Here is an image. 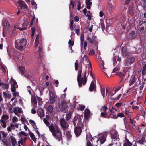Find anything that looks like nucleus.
Instances as JSON below:
<instances>
[{
  "label": "nucleus",
  "instance_id": "obj_23",
  "mask_svg": "<svg viewBox=\"0 0 146 146\" xmlns=\"http://www.w3.org/2000/svg\"><path fill=\"white\" fill-rule=\"evenodd\" d=\"M113 65L115 66H116V67L114 68L113 70L112 73H113L114 72L118 71L119 68L118 67H117V63H116V59L114 58H113Z\"/></svg>",
  "mask_w": 146,
  "mask_h": 146
},
{
  "label": "nucleus",
  "instance_id": "obj_49",
  "mask_svg": "<svg viewBox=\"0 0 146 146\" xmlns=\"http://www.w3.org/2000/svg\"><path fill=\"white\" fill-rule=\"evenodd\" d=\"M66 135L68 139H70L71 137V135L70 133V131H68L66 133Z\"/></svg>",
  "mask_w": 146,
  "mask_h": 146
},
{
  "label": "nucleus",
  "instance_id": "obj_1",
  "mask_svg": "<svg viewBox=\"0 0 146 146\" xmlns=\"http://www.w3.org/2000/svg\"><path fill=\"white\" fill-rule=\"evenodd\" d=\"M43 121L47 126H49V130L54 137L58 141L61 140L62 139V133L58 127L56 125L54 126L52 124L49 126L50 123L45 118L43 119Z\"/></svg>",
  "mask_w": 146,
  "mask_h": 146
},
{
  "label": "nucleus",
  "instance_id": "obj_15",
  "mask_svg": "<svg viewBox=\"0 0 146 146\" xmlns=\"http://www.w3.org/2000/svg\"><path fill=\"white\" fill-rule=\"evenodd\" d=\"M50 103L52 104L54 103L55 102V96L54 93L51 91H50Z\"/></svg>",
  "mask_w": 146,
  "mask_h": 146
},
{
  "label": "nucleus",
  "instance_id": "obj_31",
  "mask_svg": "<svg viewBox=\"0 0 146 146\" xmlns=\"http://www.w3.org/2000/svg\"><path fill=\"white\" fill-rule=\"evenodd\" d=\"M29 134L32 140L35 142L36 141V138L34 134L32 132H30L29 133Z\"/></svg>",
  "mask_w": 146,
  "mask_h": 146
},
{
  "label": "nucleus",
  "instance_id": "obj_29",
  "mask_svg": "<svg viewBox=\"0 0 146 146\" xmlns=\"http://www.w3.org/2000/svg\"><path fill=\"white\" fill-rule=\"evenodd\" d=\"M91 138L90 135H86V139L87 141L86 146H93L91 142L89 141V139H91Z\"/></svg>",
  "mask_w": 146,
  "mask_h": 146
},
{
  "label": "nucleus",
  "instance_id": "obj_58",
  "mask_svg": "<svg viewBox=\"0 0 146 146\" xmlns=\"http://www.w3.org/2000/svg\"><path fill=\"white\" fill-rule=\"evenodd\" d=\"M100 26L101 27L103 31L105 29V25L103 23H101L100 25Z\"/></svg>",
  "mask_w": 146,
  "mask_h": 146
},
{
  "label": "nucleus",
  "instance_id": "obj_64",
  "mask_svg": "<svg viewBox=\"0 0 146 146\" xmlns=\"http://www.w3.org/2000/svg\"><path fill=\"white\" fill-rule=\"evenodd\" d=\"M80 40H81V43L82 44V43L84 40V36L83 35V34H82L81 35Z\"/></svg>",
  "mask_w": 146,
  "mask_h": 146
},
{
  "label": "nucleus",
  "instance_id": "obj_57",
  "mask_svg": "<svg viewBox=\"0 0 146 146\" xmlns=\"http://www.w3.org/2000/svg\"><path fill=\"white\" fill-rule=\"evenodd\" d=\"M8 119V117L7 115H4L2 117V119L6 120Z\"/></svg>",
  "mask_w": 146,
  "mask_h": 146
},
{
  "label": "nucleus",
  "instance_id": "obj_43",
  "mask_svg": "<svg viewBox=\"0 0 146 146\" xmlns=\"http://www.w3.org/2000/svg\"><path fill=\"white\" fill-rule=\"evenodd\" d=\"M48 111L50 112H52L53 111V107L51 105H49L47 108Z\"/></svg>",
  "mask_w": 146,
  "mask_h": 146
},
{
  "label": "nucleus",
  "instance_id": "obj_36",
  "mask_svg": "<svg viewBox=\"0 0 146 146\" xmlns=\"http://www.w3.org/2000/svg\"><path fill=\"white\" fill-rule=\"evenodd\" d=\"M1 125L3 128H5L6 127V122L3 119H1L0 120Z\"/></svg>",
  "mask_w": 146,
  "mask_h": 146
},
{
  "label": "nucleus",
  "instance_id": "obj_40",
  "mask_svg": "<svg viewBox=\"0 0 146 146\" xmlns=\"http://www.w3.org/2000/svg\"><path fill=\"white\" fill-rule=\"evenodd\" d=\"M19 135L20 137H23V136H27V134L23 131H21L19 133Z\"/></svg>",
  "mask_w": 146,
  "mask_h": 146
},
{
  "label": "nucleus",
  "instance_id": "obj_16",
  "mask_svg": "<svg viewBox=\"0 0 146 146\" xmlns=\"http://www.w3.org/2000/svg\"><path fill=\"white\" fill-rule=\"evenodd\" d=\"M29 122L32 124L34 128L35 129V131L36 132V133L38 135L39 137H40V134L39 131L37 130V128H36V123L35 121L32 120H29Z\"/></svg>",
  "mask_w": 146,
  "mask_h": 146
},
{
  "label": "nucleus",
  "instance_id": "obj_18",
  "mask_svg": "<svg viewBox=\"0 0 146 146\" xmlns=\"http://www.w3.org/2000/svg\"><path fill=\"white\" fill-rule=\"evenodd\" d=\"M27 139V138L26 137H20V140H19L18 142V146H21L20 144L23 145Z\"/></svg>",
  "mask_w": 146,
  "mask_h": 146
},
{
  "label": "nucleus",
  "instance_id": "obj_37",
  "mask_svg": "<svg viewBox=\"0 0 146 146\" xmlns=\"http://www.w3.org/2000/svg\"><path fill=\"white\" fill-rule=\"evenodd\" d=\"M84 116L86 117H88L90 115V111L89 110L86 109L84 111Z\"/></svg>",
  "mask_w": 146,
  "mask_h": 146
},
{
  "label": "nucleus",
  "instance_id": "obj_20",
  "mask_svg": "<svg viewBox=\"0 0 146 146\" xmlns=\"http://www.w3.org/2000/svg\"><path fill=\"white\" fill-rule=\"evenodd\" d=\"M19 23H16L14 26V28L12 30L13 31V32H15V31H16L17 29H19L20 31H21L23 30V29L25 28V27H24L23 28H19Z\"/></svg>",
  "mask_w": 146,
  "mask_h": 146
},
{
  "label": "nucleus",
  "instance_id": "obj_59",
  "mask_svg": "<svg viewBox=\"0 0 146 146\" xmlns=\"http://www.w3.org/2000/svg\"><path fill=\"white\" fill-rule=\"evenodd\" d=\"M130 121L132 125L134 126H135V122L134 119H132L131 118L130 119Z\"/></svg>",
  "mask_w": 146,
  "mask_h": 146
},
{
  "label": "nucleus",
  "instance_id": "obj_7",
  "mask_svg": "<svg viewBox=\"0 0 146 146\" xmlns=\"http://www.w3.org/2000/svg\"><path fill=\"white\" fill-rule=\"evenodd\" d=\"M67 103L65 101H63L61 102L60 104L59 105V107L60 110L64 112H65L66 111V110L68 108V105H67Z\"/></svg>",
  "mask_w": 146,
  "mask_h": 146
},
{
  "label": "nucleus",
  "instance_id": "obj_60",
  "mask_svg": "<svg viewBox=\"0 0 146 146\" xmlns=\"http://www.w3.org/2000/svg\"><path fill=\"white\" fill-rule=\"evenodd\" d=\"M132 92H133V88L132 87L130 88H129L127 91V93H129V94H131L132 93Z\"/></svg>",
  "mask_w": 146,
  "mask_h": 146
},
{
  "label": "nucleus",
  "instance_id": "obj_22",
  "mask_svg": "<svg viewBox=\"0 0 146 146\" xmlns=\"http://www.w3.org/2000/svg\"><path fill=\"white\" fill-rule=\"evenodd\" d=\"M88 64L87 66V68L86 69L85 71H86V72L88 70V71L89 72L88 74H89V73H90L91 76H92V77L93 78L92 73L91 72V71L92 68L91 67V65L90 64V62H88Z\"/></svg>",
  "mask_w": 146,
  "mask_h": 146
},
{
  "label": "nucleus",
  "instance_id": "obj_9",
  "mask_svg": "<svg viewBox=\"0 0 146 146\" xmlns=\"http://www.w3.org/2000/svg\"><path fill=\"white\" fill-rule=\"evenodd\" d=\"M10 82L11 83V91H15V89L18 87L16 81L13 79L12 77L11 79Z\"/></svg>",
  "mask_w": 146,
  "mask_h": 146
},
{
  "label": "nucleus",
  "instance_id": "obj_61",
  "mask_svg": "<svg viewBox=\"0 0 146 146\" xmlns=\"http://www.w3.org/2000/svg\"><path fill=\"white\" fill-rule=\"evenodd\" d=\"M110 20L109 19H107L106 20V27H108L111 25V23H109L110 22Z\"/></svg>",
  "mask_w": 146,
  "mask_h": 146
},
{
  "label": "nucleus",
  "instance_id": "obj_51",
  "mask_svg": "<svg viewBox=\"0 0 146 146\" xmlns=\"http://www.w3.org/2000/svg\"><path fill=\"white\" fill-rule=\"evenodd\" d=\"M110 111L113 113H114L117 111V110L113 107L110 108Z\"/></svg>",
  "mask_w": 146,
  "mask_h": 146
},
{
  "label": "nucleus",
  "instance_id": "obj_47",
  "mask_svg": "<svg viewBox=\"0 0 146 146\" xmlns=\"http://www.w3.org/2000/svg\"><path fill=\"white\" fill-rule=\"evenodd\" d=\"M36 107H35V106H33L32 109L31 110V113L33 114H35L36 113V111L35 110Z\"/></svg>",
  "mask_w": 146,
  "mask_h": 146
},
{
  "label": "nucleus",
  "instance_id": "obj_25",
  "mask_svg": "<svg viewBox=\"0 0 146 146\" xmlns=\"http://www.w3.org/2000/svg\"><path fill=\"white\" fill-rule=\"evenodd\" d=\"M37 113L40 117H43L44 116V111L41 108H39L38 109Z\"/></svg>",
  "mask_w": 146,
  "mask_h": 146
},
{
  "label": "nucleus",
  "instance_id": "obj_45",
  "mask_svg": "<svg viewBox=\"0 0 146 146\" xmlns=\"http://www.w3.org/2000/svg\"><path fill=\"white\" fill-rule=\"evenodd\" d=\"M27 25L28 23L27 22H24V23L22 24V28H23L24 27H25V28L23 29V30L26 29V28L27 27Z\"/></svg>",
  "mask_w": 146,
  "mask_h": 146
},
{
  "label": "nucleus",
  "instance_id": "obj_53",
  "mask_svg": "<svg viewBox=\"0 0 146 146\" xmlns=\"http://www.w3.org/2000/svg\"><path fill=\"white\" fill-rule=\"evenodd\" d=\"M18 121V119L17 118L16 116H14L12 118V121L14 123L17 122Z\"/></svg>",
  "mask_w": 146,
  "mask_h": 146
},
{
  "label": "nucleus",
  "instance_id": "obj_38",
  "mask_svg": "<svg viewBox=\"0 0 146 146\" xmlns=\"http://www.w3.org/2000/svg\"><path fill=\"white\" fill-rule=\"evenodd\" d=\"M132 145V143L127 140L126 141H125L123 144L124 146H131Z\"/></svg>",
  "mask_w": 146,
  "mask_h": 146
},
{
  "label": "nucleus",
  "instance_id": "obj_4",
  "mask_svg": "<svg viewBox=\"0 0 146 146\" xmlns=\"http://www.w3.org/2000/svg\"><path fill=\"white\" fill-rule=\"evenodd\" d=\"M38 38V36H37L36 38L35 41V47H37L39 46L36 54L37 55H38L39 58H40L43 56V55L42 50V46L39 42Z\"/></svg>",
  "mask_w": 146,
  "mask_h": 146
},
{
  "label": "nucleus",
  "instance_id": "obj_8",
  "mask_svg": "<svg viewBox=\"0 0 146 146\" xmlns=\"http://www.w3.org/2000/svg\"><path fill=\"white\" fill-rule=\"evenodd\" d=\"M139 28L141 32H143L144 30H146V22L143 21H140L139 23Z\"/></svg>",
  "mask_w": 146,
  "mask_h": 146
},
{
  "label": "nucleus",
  "instance_id": "obj_55",
  "mask_svg": "<svg viewBox=\"0 0 146 146\" xmlns=\"http://www.w3.org/2000/svg\"><path fill=\"white\" fill-rule=\"evenodd\" d=\"M78 5H77V10L79 11L81 9V2L80 1H78Z\"/></svg>",
  "mask_w": 146,
  "mask_h": 146
},
{
  "label": "nucleus",
  "instance_id": "obj_21",
  "mask_svg": "<svg viewBox=\"0 0 146 146\" xmlns=\"http://www.w3.org/2000/svg\"><path fill=\"white\" fill-rule=\"evenodd\" d=\"M136 75L134 74H133V75L132 76L129 82V85L130 86H131L135 82L136 79Z\"/></svg>",
  "mask_w": 146,
  "mask_h": 146
},
{
  "label": "nucleus",
  "instance_id": "obj_56",
  "mask_svg": "<svg viewBox=\"0 0 146 146\" xmlns=\"http://www.w3.org/2000/svg\"><path fill=\"white\" fill-rule=\"evenodd\" d=\"M78 61L76 60L75 63V67L76 70L77 71L78 68Z\"/></svg>",
  "mask_w": 146,
  "mask_h": 146
},
{
  "label": "nucleus",
  "instance_id": "obj_54",
  "mask_svg": "<svg viewBox=\"0 0 146 146\" xmlns=\"http://www.w3.org/2000/svg\"><path fill=\"white\" fill-rule=\"evenodd\" d=\"M116 74L117 76H119V77H120L121 78H122L124 76H125V75H124V74L121 73L120 72H117V73Z\"/></svg>",
  "mask_w": 146,
  "mask_h": 146
},
{
  "label": "nucleus",
  "instance_id": "obj_11",
  "mask_svg": "<svg viewBox=\"0 0 146 146\" xmlns=\"http://www.w3.org/2000/svg\"><path fill=\"white\" fill-rule=\"evenodd\" d=\"M14 113L15 115L19 117V113L23 114V112L21 108L17 106L15 107L14 108Z\"/></svg>",
  "mask_w": 146,
  "mask_h": 146
},
{
  "label": "nucleus",
  "instance_id": "obj_63",
  "mask_svg": "<svg viewBox=\"0 0 146 146\" xmlns=\"http://www.w3.org/2000/svg\"><path fill=\"white\" fill-rule=\"evenodd\" d=\"M15 91L16 89H15V91H12V92H13V94L16 97L17 96H18L19 94L18 92H16Z\"/></svg>",
  "mask_w": 146,
  "mask_h": 146
},
{
  "label": "nucleus",
  "instance_id": "obj_2",
  "mask_svg": "<svg viewBox=\"0 0 146 146\" xmlns=\"http://www.w3.org/2000/svg\"><path fill=\"white\" fill-rule=\"evenodd\" d=\"M81 120V117L79 116L78 117H75L73 121V122L75 126H76V124H77V127H76L74 129V133L77 137L79 136L82 132V124Z\"/></svg>",
  "mask_w": 146,
  "mask_h": 146
},
{
  "label": "nucleus",
  "instance_id": "obj_50",
  "mask_svg": "<svg viewBox=\"0 0 146 146\" xmlns=\"http://www.w3.org/2000/svg\"><path fill=\"white\" fill-rule=\"evenodd\" d=\"M35 17L34 15H33L32 17V19L31 20V22L30 24V26H32L33 24V21L35 19Z\"/></svg>",
  "mask_w": 146,
  "mask_h": 146
},
{
  "label": "nucleus",
  "instance_id": "obj_48",
  "mask_svg": "<svg viewBox=\"0 0 146 146\" xmlns=\"http://www.w3.org/2000/svg\"><path fill=\"white\" fill-rule=\"evenodd\" d=\"M117 116V118L119 117L121 118L122 117H124V114L122 112L118 113Z\"/></svg>",
  "mask_w": 146,
  "mask_h": 146
},
{
  "label": "nucleus",
  "instance_id": "obj_27",
  "mask_svg": "<svg viewBox=\"0 0 146 146\" xmlns=\"http://www.w3.org/2000/svg\"><path fill=\"white\" fill-rule=\"evenodd\" d=\"M96 89V85L94 84V83L93 81H92L91 82L89 88V90L90 91H92L93 90H94Z\"/></svg>",
  "mask_w": 146,
  "mask_h": 146
},
{
  "label": "nucleus",
  "instance_id": "obj_3",
  "mask_svg": "<svg viewBox=\"0 0 146 146\" xmlns=\"http://www.w3.org/2000/svg\"><path fill=\"white\" fill-rule=\"evenodd\" d=\"M27 44L26 40L22 38L17 40L15 43V47L20 51H23L26 47Z\"/></svg>",
  "mask_w": 146,
  "mask_h": 146
},
{
  "label": "nucleus",
  "instance_id": "obj_42",
  "mask_svg": "<svg viewBox=\"0 0 146 146\" xmlns=\"http://www.w3.org/2000/svg\"><path fill=\"white\" fill-rule=\"evenodd\" d=\"M9 87V84H4L2 85V88L4 90H7Z\"/></svg>",
  "mask_w": 146,
  "mask_h": 146
},
{
  "label": "nucleus",
  "instance_id": "obj_5",
  "mask_svg": "<svg viewBox=\"0 0 146 146\" xmlns=\"http://www.w3.org/2000/svg\"><path fill=\"white\" fill-rule=\"evenodd\" d=\"M107 135V133H99L95 137L98 138V139L96 142L97 144L100 143V145L104 143L106 140V137Z\"/></svg>",
  "mask_w": 146,
  "mask_h": 146
},
{
  "label": "nucleus",
  "instance_id": "obj_41",
  "mask_svg": "<svg viewBox=\"0 0 146 146\" xmlns=\"http://www.w3.org/2000/svg\"><path fill=\"white\" fill-rule=\"evenodd\" d=\"M83 12L86 15L88 16L89 15H90V12L89 11H87V9L86 8H84L83 10Z\"/></svg>",
  "mask_w": 146,
  "mask_h": 146
},
{
  "label": "nucleus",
  "instance_id": "obj_19",
  "mask_svg": "<svg viewBox=\"0 0 146 146\" xmlns=\"http://www.w3.org/2000/svg\"><path fill=\"white\" fill-rule=\"evenodd\" d=\"M18 3L19 4V6L21 8H23L26 11L27 10V7L24 1L20 0L19 1Z\"/></svg>",
  "mask_w": 146,
  "mask_h": 146
},
{
  "label": "nucleus",
  "instance_id": "obj_14",
  "mask_svg": "<svg viewBox=\"0 0 146 146\" xmlns=\"http://www.w3.org/2000/svg\"><path fill=\"white\" fill-rule=\"evenodd\" d=\"M3 25L4 26L3 32L5 30H8L9 29L10 26V24L7 20H5L3 21Z\"/></svg>",
  "mask_w": 146,
  "mask_h": 146
},
{
  "label": "nucleus",
  "instance_id": "obj_30",
  "mask_svg": "<svg viewBox=\"0 0 146 146\" xmlns=\"http://www.w3.org/2000/svg\"><path fill=\"white\" fill-rule=\"evenodd\" d=\"M118 135L117 132L116 131H115L114 133L111 134V138L113 140H116L117 141L116 139L118 137Z\"/></svg>",
  "mask_w": 146,
  "mask_h": 146
},
{
  "label": "nucleus",
  "instance_id": "obj_13",
  "mask_svg": "<svg viewBox=\"0 0 146 146\" xmlns=\"http://www.w3.org/2000/svg\"><path fill=\"white\" fill-rule=\"evenodd\" d=\"M38 96L36 95H33L31 98V102L33 106L36 107L37 106V99Z\"/></svg>",
  "mask_w": 146,
  "mask_h": 146
},
{
  "label": "nucleus",
  "instance_id": "obj_10",
  "mask_svg": "<svg viewBox=\"0 0 146 146\" xmlns=\"http://www.w3.org/2000/svg\"><path fill=\"white\" fill-rule=\"evenodd\" d=\"M135 61L134 57H132L126 59L125 61L124 64L125 66H129L132 64Z\"/></svg>",
  "mask_w": 146,
  "mask_h": 146
},
{
  "label": "nucleus",
  "instance_id": "obj_24",
  "mask_svg": "<svg viewBox=\"0 0 146 146\" xmlns=\"http://www.w3.org/2000/svg\"><path fill=\"white\" fill-rule=\"evenodd\" d=\"M129 53L126 50V47H124L122 49V55L124 57H126L129 55Z\"/></svg>",
  "mask_w": 146,
  "mask_h": 146
},
{
  "label": "nucleus",
  "instance_id": "obj_44",
  "mask_svg": "<svg viewBox=\"0 0 146 146\" xmlns=\"http://www.w3.org/2000/svg\"><path fill=\"white\" fill-rule=\"evenodd\" d=\"M101 92L102 95L103 96V98L105 97V89L104 88H102L101 87Z\"/></svg>",
  "mask_w": 146,
  "mask_h": 146
},
{
  "label": "nucleus",
  "instance_id": "obj_46",
  "mask_svg": "<svg viewBox=\"0 0 146 146\" xmlns=\"http://www.w3.org/2000/svg\"><path fill=\"white\" fill-rule=\"evenodd\" d=\"M108 118H111L112 119H117V115H114L113 114H111L108 117Z\"/></svg>",
  "mask_w": 146,
  "mask_h": 146
},
{
  "label": "nucleus",
  "instance_id": "obj_52",
  "mask_svg": "<svg viewBox=\"0 0 146 146\" xmlns=\"http://www.w3.org/2000/svg\"><path fill=\"white\" fill-rule=\"evenodd\" d=\"M37 100H38V104H42V99L41 98H40L39 97H38Z\"/></svg>",
  "mask_w": 146,
  "mask_h": 146
},
{
  "label": "nucleus",
  "instance_id": "obj_32",
  "mask_svg": "<svg viewBox=\"0 0 146 146\" xmlns=\"http://www.w3.org/2000/svg\"><path fill=\"white\" fill-rule=\"evenodd\" d=\"M15 127L13 125V124L11 123L9 126L7 128V130L9 132L11 131V129L14 130Z\"/></svg>",
  "mask_w": 146,
  "mask_h": 146
},
{
  "label": "nucleus",
  "instance_id": "obj_26",
  "mask_svg": "<svg viewBox=\"0 0 146 146\" xmlns=\"http://www.w3.org/2000/svg\"><path fill=\"white\" fill-rule=\"evenodd\" d=\"M95 37L94 36H92V37H88L87 38V40L90 44H92L95 41Z\"/></svg>",
  "mask_w": 146,
  "mask_h": 146
},
{
  "label": "nucleus",
  "instance_id": "obj_33",
  "mask_svg": "<svg viewBox=\"0 0 146 146\" xmlns=\"http://www.w3.org/2000/svg\"><path fill=\"white\" fill-rule=\"evenodd\" d=\"M118 141L116 140H112V143L109 144L108 146H117Z\"/></svg>",
  "mask_w": 146,
  "mask_h": 146
},
{
  "label": "nucleus",
  "instance_id": "obj_62",
  "mask_svg": "<svg viewBox=\"0 0 146 146\" xmlns=\"http://www.w3.org/2000/svg\"><path fill=\"white\" fill-rule=\"evenodd\" d=\"M107 114V113H106L102 112L101 113V117L105 118H107V117L106 116V115Z\"/></svg>",
  "mask_w": 146,
  "mask_h": 146
},
{
  "label": "nucleus",
  "instance_id": "obj_35",
  "mask_svg": "<svg viewBox=\"0 0 146 146\" xmlns=\"http://www.w3.org/2000/svg\"><path fill=\"white\" fill-rule=\"evenodd\" d=\"M145 141V139L144 137H142L140 140L136 142V144H143Z\"/></svg>",
  "mask_w": 146,
  "mask_h": 146
},
{
  "label": "nucleus",
  "instance_id": "obj_34",
  "mask_svg": "<svg viewBox=\"0 0 146 146\" xmlns=\"http://www.w3.org/2000/svg\"><path fill=\"white\" fill-rule=\"evenodd\" d=\"M25 67L22 66L19 67V70L22 75L24 74L25 70Z\"/></svg>",
  "mask_w": 146,
  "mask_h": 146
},
{
  "label": "nucleus",
  "instance_id": "obj_17",
  "mask_svg": "<svg viewBox=\"0 0 146 146\" xmlns=\"http://www.w3.org/2000/svg\"><path fill=\"white\" fill-rule=\"evenodd\" d=\"M137 36V34L135 32L133 31L130 32L128 35V37L131 40L135 39Z\"/></svg>",
  "mask_w": 146,
  "mask_h": 146
},
{
  "label": "nucleus",
  "instance_id": "obj_28",
  "mask_svg": "<svg viewBox=\"0 0 146 146\" xmlns=\"http://www.w3.org/2000/svg\"><path fill=\"white\" fill-rule=\"evenodd\" d=\"M10 137L13 146H15L17 145V142L15 138L13 136H11Z\"/></svg>",
  "mask_w": 146,
  "mask_h": 146
},
{
  "label": "nucleus",
  "instance_id": "obj_6",
  "mask_svg": "<svg viewBox=\"0 0 146 146\" xmlns=\"http://www.w3.org/2000/svg\"><path fill=\"white\" fill-rule=\"evenodd\" d=\"M86 73L85 71L84 77L81 78V74H78L77 76V81L80 87L82 86V84L85 85L87 81L86 77Z\"/></svg>",
  "mask_w": 146,
  "mask_h": 146
},
{
  "label": "nucleus",
  "instance_id": "obj_12",
  "mask_svg": "<svg viewBox=\"0 0 146 146\" xmlns=\"http://www.w3.org/2000/svg\"><path fill=\"white\" fill-rule=\"evenodd\" d=\"M60 123L62 128L64 129H66L68 127V125L64 119H61L60 120Z\"/></svg>",
  "mask_w": 146,
  "mask_h": 146
},
{
  "label": "nucleus",
  "instance_id": "obj_39",
  "mask_svg": "<svg viewBox=\"0 0 146 146\" xmlns=\"http://www.w3.org/2000/svg\"><path fill=\"white\" fill-rule=\"evenodd\" d=\"M132 88H133V92H136L138 89V86L136 84L134 85Z\"/></svg>",
  "mask_w": 146,
  "mask_h": 146
}]
</instances>
